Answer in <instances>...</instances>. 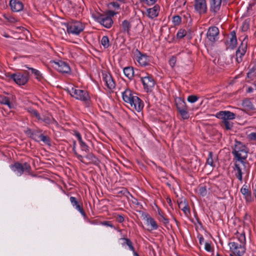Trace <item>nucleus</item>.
<instances>
[{
  "label": "nucleus",
  "mask_w": 256,
  "mask_h": 256,
  "mask_svg": "<svg viewBox=\"0 0 256 256\" xmlns=\"http://www.w3.org/2000/svg\"><path fill=\"white\" fill-rule=\"evenodd\" d=\"M66 90L76 100L88 102L90 100V96L87 91L80 90L72 85H70L66 87Z\"/></svg>",
  "instance_id": "nucleus-1"
},
{
  "label": "nucleus",
  "mask_w": 256,
  "mask_h": 256,
  "mask_svg": "<svg viewBox=\"0 0 256 256\" xmlns=\"http://www.w3.org/2000/svg\"><path fill=\"white\" fill-rule=\"evenodd\" d=\"M67 32L74 35H78L84 29V24L79 21H72L65 24Z\"/></svg>",
  "instance_id": "nucleus-2"
},
{
  "label": "nucleus",
  "mask_w": 256,
  "mask_h": 256,
  "mask_svg": "<svg viewBox=\"0 0 256 256\" xmlns=\"http://www.w3.org/2000/svg\"><path fill=\"white\" fill-rule=\"evenodd\" d=\"M232 153L237 160H241L242 162V160L246 159L248 156V150L245 146L239 142H236Z\"/></svg>",
  "instance_id": "nucleus-3"
},
{
  "label": "nucleus",
  "mask_w": 256,
  "mask_h": 256,
  "mask_svg": "<svg viewBox=\"0 0 256 256\" xmlns=\"http://www.w3.org/2000/svg\"><path fill=\"white\" fill-rule=\"evenodd\" d=\"M126 106L133 111L136 110L138 112H140L144 108V103L136 95L131 100L130 102L128 103Z\"/></svg>",
  "instance_id": "nucleus-4"
},
{
  "label": "nucleus",
  "mask_w": 256,
  "mask_h": 256,
  "mask_svg": "<svg viewBox=\"0 0 256 256\" xmlns=\"http://www.w3.org/2000/svg\"><path fill=\"white\" fill-rule=\"evenodd\" d=\"M121 90L122 99L126 104L130 102L131 100L134 98V96L137 94L127 86L124 87L123 88H121Z\"/></svg>",
  "instance_id": "nucleus-5"
},
{
  "label": "nucleus",
  "mask_w": 256,
  "mask_h": 256,
  "mask_svg": "<svg viewBox=\"0 0 256 256\" xmlns=\"http://www.w3.org/2000/svg\"><path fill=\"white\" fill-rule=\"evenodd\" d=\"M140 78L144 89L146 90L147 92L151 90L155 84V82L152 76L150 74H146V76H142Z\"/></svg>",
  "instance_id": "nucleus-6"
},
{
  "label": "nucleus",
  "mask_w": 256,
  "mask_h": 256,
  "mask_svg": "<svg viewBox=\"0 0 256 256\" xmlns=\"http://www.w3.org/2000/svg\"><path fill=\"white\" fill-rule=\"evenodd\" d=\"M228 245L230 251L238 256H242L245 252L244 245L236 242H230Z\"/></svg>",
  "instance_id": "nucleus-7"
},
{
  "label": "nucleus",
  "mask_w": 256,
  "mask_h": 256,
  "mask_svg": "<svg viewBox=\"0 0 256 256\" xmlns=\"http://www.w3.org/2000/svg\"><path fill=\"white\" fill-rule=\"evenodd\" d=\"M242 166L243 168L238 164H236L234 169L236 176L241 182L242 180V174H246L248 175V164L242 162Z\"/></svg>",
  "instance_id": "nucleus-8"
},
{
  "label": "nucleus",
  "mask_w": 256,
  "mask_h": 256,
  "mask_svg": "<svg viewBox=\"0 0 256 256\" xmlns=\"http://www.w3.org/2000/svg\"><path fill=\"white\" fill-rule=\"evenodd\" d=\"M51 63L52 67L60 72L68 73L70 72V67L63 61H53Z\"/></svg>",
  "instance_id": "nucleus-9"
},
{
  "label": "nucleus",
  "mask_w": 256,
  "mask_h": 256,
  "mask_svg": "<svg viewBox=\"0 0 256 256\" xmlns=\"http://www.w3.org/2000/svg\"><path fill=\"white\" fill-rule=\"evenodd\" d=\"M10 77L16 84L19 85H24L28 80V74L26 72L12 74Z\"/></svg>",
  "instance_id": "nucleus-10"
},
{
  "label": "nucleus",
  "mask_w": 256,
  "mask_h": 256,
  "mask_svg": "<svg viewBox=\"0 0 256 256\" xmlns=\"http://www.w3.org/2000/svg\"><path fill=\"white\" fill-rule=\"evenodd\" d=\"M246 48L247 42L244 40L236 52V60L238 63L242 61V57L246 54Z\"/></svg>",
  "instance_id": "nucleus-11"
},
{
  "label": "nucleus",
  "mask_w": 256,
  "mask_h": 256,
  "mask_svg": "<svg viewBox=\"0 0 256 256\" xmlns=\"http://www.w3.org/2000/svg\"><path fill=\"white\" fill-rule=\"evenodd\" d=\"M102 79L108 89L112 90L115 88L116 83L111 74L108 73H103Z\"/></svg>",
  "instance_id": "nucleus-12"
},
{
  "label": "nucleus",
  "mask_w": 256,
  "mask_h": 256,
  "mask_svg": "<svg viewBox=\"0 0 256 256\" xmlns=\"http://www.w3.org/2000/svg\"><path fill=\"white\" fill-rule=\"evenodd\" d=\"M134 56L136 61L142 66H146L149 64L150 60L146 54H142L137 50L134 54Z\"/></svg>",
  "instance_id": "nucleus-13"
},
{
  "label": "nucleus",
  "mask_w": 256,
  "mask_h": 256,
  "mask_svg": "<svg viewBox=\"0 0 256 256\" xmlns=\"http://www.w3.org/2000/svg\"><path fill=\"white\" fill-rule=\"evenodd\" d=\"M216 116L217 118L222 119V121L232 120L236 118L234 113L228 110L219 112L216 114Z\"/></svg>",
  "instance_id": "nucleus-14"
},
{
  "label": "nucleus",
  "mask_w": 256,
  "mask_h": 256,
  "mask_svg": "<svg viewBox=\"0 0 256 256\" xmlns=\"http://www.w3.org/2000/svg\"><path fill=\"white\" fill-rule=\"evenodd\" d=\"M194 8L200 14H205L207 10L206 0H194Z\"/></svg>",
  "instance_id": "nucleus-15"
},
{
  "label": "nucleus",
  "mask_w": 256,
  "mask_h": 256,
  "mask_svg": "<svg viewBox=\"0 0 256 256\" xmlns=\"http://www.w3.org/2000/svg\"><path fill=\"white\" fill-rule=\"evenodd\" d=\"M219 30L218 28L212 26L210 28L207 32V38L211 42H214L218 40Z\"/></svg>",
  "instance_id": "nucleus-16"
},
{
  "label": "nucleus",
  "mask_w": 256,
  "mask_h": 256,
  "mask_svg": "<svg viewBox=\"0 0 256 256\" xmlns=\"http://www.w3.org/2000/svg\"><path fill=\"white\" fill-rule=\"evenodd\" d=\"M98 22L106 28H110L113 24L111 16L108 15L100 16L98 18Z\"/></svg>",
  "instance_id": "nucleus-17"
},
{
  "label": "nucleus",
  "mask_w": 256,
  "mask_h": 256,
  "mask_svg": "<svg viewBox=\"0 0 256 256\" xmlns=\"http://www.w3.org/2000/svg\"><path fill=\"white\" fill-rule=\"evenodd\" d=\"M10 6L12 10L14 12H18L22 10L24 5L22 3L18 0H10Z\"/></svg>",
  "instance_id": "nucleus-18"
},
{
  "label": "nucleus",
  "mask_w": 256,
  "mask_h": 256,
  "mask_svg": "<svg viewBox=\"0 0 256 256\" xmlns=\"http://www.w3.org/2000/svg\"><path fill=\"white\" fill-rule=\"evenodd\" d=\"M14 98L13 96L8 98L3 96H0V104L8 106L10 108H14Z\"/></svg>",
  "instance_id": "nucleus-19"
},
{
  "label": "nucleus",
  "mask_w": 256,
  "mask_h": 256,
  "mask_svg": "<svg viewBox=\"0 0 256 256\" xmlns=\"http://www.w3.org/2000/svg\"><path fill=\"white\" fill-rule=\"evenodd\" d=\"M146 12L148 18H155L158 15L160 6L158 5H155L154 7L148 8Z\"/></svg>",
  "instance_id": "nucleus-20"
},
{
  "label": "nucleus",
  "mask_w": 256,
  "mask_h": 256,
  "mask_svg": "<svg viewBox=\"0 0 256 256\" xmlns=\"http://www.w3.org/2000/svg\"><path fill=\"white\" fill-rule=\"evenodd\" d=\"M240 192L244 196L247 202H250L252 200L251 192L248 186L244 184L240 189Z\"/></svg>",
  "instance_id": "nucleus-21"
},
{
  "label": "nucleus",
  "mask_w": 256,
  "mask_h": 256,
  "mask_svg": "<svg viewBox=\"0 0 256 256\" xmlns=\"http://www.w3.org/2000/svg\"><path fill=\"white\" fill-rule=\"evenodd\" d=\"M178 208L184 212V214L188 216L190 213V208L188 202L185 200H182L178 202Z\"/></svg>",
  "instance_id": "nucleus-22"
},
{
  "label": "nucleus",
  "mask_w": 256,
  "mask_h": 256,
  "mask_svg": "<svg viewBox=\"0 0 256 256\" xmlns=\"http://www.w3.org/2000/svg\"><path fill=\"white\" fill-rule=\"evenodd\" d=\"M229 39L230 40L228 42V46L232 48H235L238 42L234 31H232L230 32V38Z\"/></svg>",
  "instance_id": "nucleus-23"
},
{
  "label": "nucleus",
  "mask_w": 256,
  "mask_h": 256,
  "mask_svg": "<svg viewBox=\"0 0 256 256\" xmlns=\"http://www.w3.org/2000/svg\"><path fill=\"white\" fill-rule=\"evenodd\" d=\"M11 168L12 170L18 176H21L24 171V166L19 163L15 164L14 165L12 166Z\"/></svg>",
  "instance_id": "nucleus-24"
},
{
  "label": "nucleus",
  "mask_w": 256,
  "mask_h": 256,
  "mask_svg": "<svg viewBox=\"0 0 256 256\" xmlns=\"http://www.w3.org/2000/svg\"><path fill=\"white\" fill-rule=\"evenodd\" d=\"M146 224L148 226L149 230H152L158 228V225L155 220L150 217H148L146 220Z\"/></svg>",
  "instance_id": "nucleus-25"
},
{
  "label": "nucleus",
  "mask_w": 256,
  "mask_h": 256,
  "mask_svg": "<svg viewBox=\"0 0 256 256\" xmlns=\"http://www.w3.org/2000/svg\"><path fill=\"white\" fill-rule=\"evenodd\" d=\"M70 201L73 206L79 211L83 216H84V212L82 209L80 208V206L78 204L76 198L74 197L71 196L70 198Z\"/></svg>",
  "instance_id": "nucleus-26"
},
{
  "label": "nucleus",
  "mask_w": 256,
  "mask_h": 256,
  "mask_svg": "<svg viewBox=\"0 0 256 256\" xmlns=\"http://www.w3.org/2000/svg\"><path fill=\"white\" fill-rule=\"evenodd\" d=\"M124 75L129 79H132L134 76V71L132 67H126L124 69Z\"/></svg>",
  "instance_id": "nucleus-27"
},
{
  "label": "nucleus",
  "mask_w": 256,
  "mask_h": 256,
  "mask_svg": "<svg viewBox=\"0 0 256 256\" xmlns=\"http://www.w3.org/2000/svg\"><path fill=\"white\" fill-rule=\"evenodd\" d=\"M176 106L178 111L187 108L184 101L180 98L176 100Z\"/></svg>",
  "instance_id": "nucleus-28"
},
{
  "label": "nucleus",
  "mask_w": 256,
  "mask_h": 256,
  "mask_svg": "<svg viewBox=\"0 0 256 256\" xmlns=\"http://www.w3.org/2000/svg\"><path fill=\"white\" fill-rule=\"evenodd\" d=\"M216 156L213 158L212 152H210L208 154V156L207 159L206 163L211 166L214 167L216 166L214 162L216 161Z\"/></svg>",
  "instance_id": "nucleus-29"
},
{
  "label": "nucleus",
  "mask_w": 256,
  "mask_h": 256,
  "mask_svg": "<svg viewBox=\"0 0 256 256\" xmlns=\"http://www.w3.org/2000/svg\"><path fill=\"white\" fill-rule=\"evenodd\" d=\"M122 26L124 32L130 35V23L127 20H124L122 22Z\"/></svg>",
  "instance_id": "nucleus-30"
},
{
  "label": "nucleus",
  "mask_w": 256,
  "mask_h": 256,
  "mask_svg": "<svg viewBox=\"0 0 256 256\" xmlns=\"http://www.w3.org/2000/svg\"><path fill=\"white\" fill-rule=\"evenodd\" d=\"M242 106L248 110H253L254 109L253 104L248 100H244L242 103Z\"/></svg>",
  "instance_id": "nucleus-31"
},
{
  "label": "nucleus",
  "mask_w": 256,
  "mask_h": 256,
  "mask_svg": "<svg viewBox=\"0 0 256 256\" xmlns=\"http://www.w3.org/2000/svg\"><path fill=\"white\" fill-rule=\"evenodd\" d=\"M63 4L66 7L68 11L74 8V4L70 0H64Z\"/></svg>",
  "instance_id": "nucleus-32"
},
{
  "label": "nucleus",
  "mask_w": 256,
  "mask_h": 256,
  "mask_svg": "<svg viewBox=\"0 0 256 256\" xmlns=\"http://www.w3.org/2000/svg\"><path fill=\"white\" fill-rule=\"evenodd\" d=\"M39 120H42V122H44L46 124H50L52 123L54 120L51 116H42L41 117L40 116V119H38Z\"/></svg>",
  "instance_id": "nucleus-33"
},
{
  "label": "nucleus",
  "mask_w": 256,
  "mask_h": 256,
  "mask_svg": "<svg viewBox=\"0 0 256 256\" xmlns=\"http://www.w3.org/2000/svg\"><path fill=\"white\" fill-rule=\"evenodd\" d=\"M101 44L104 48H108L110 46V42L108 37L104 36L101 40Z\"/></svg>",
  "instance_id": "nucleus-34"
},
{
  "label": "nucleus",
  "mask_w": 256,
  "mask_h": 256,
  "mask_svg": "<svg viewBox=\"0 0 256 256\" xmlns=\"http://www.w3.org/2000/svg\"><path fill=\"white\" fill-rule=\"evenodd\" d=\"M250 22V20L249 18H247L244 21L242 26V31L246 32L249 28Z\"/></svg>",
  "instance_id": "nucleus-35"
},
{
  "label": "nucleus",
  "mask_w": 256,
  "mask_h": 256,
  "mask_svg": "<svg viewBox=\"0 0 256 256\" xmlns=\"http://www.w3.org/2000/svg\"><path fill=\"white\" fill-rule=\"evenodd\" d=\"M178 112L183 119H188L189 118L190 116L187 110V108L181 110Z\"/></svg>",
  "instance_id": "nucleus-36"
},
{
  "label": "nucleus",
  "mask_w": 256,
  "mask_h": 256,
  "mask_svg": "<svg viewBox=\"0 0 256 256\" xmlns=\"http://www.w3.org/2000/svg\"><path fill=\"white\" fill-rule=\"evenodd\" d=\"M198 97L195 95H190L188 97L187 100L189 102L194 103L198 100Z\"/></svg>",
  "instance_id": "nucleus-37"
},
{
  "label": "nucleus",
  "mask_w": 256,
  "mask_h": 256,
  "mask_svg": "<svg viewBox=\"0 0 256 256\" xmlns=\"http://www.w3.org/2000/svg\"><path fill=\"white\" fill-rule=\"evenodd\" d=\"M140 2L148 6H152L154 4L157 0H140Z\"/></svg>",
  "instance_id": "nucleus-38"
},
{
  "label": "nucleus",
  "mask_w": 256,
  "mask_h": 256,
  "mask_svg": "<svg viewBox=\"0 0 256 256\" xmlns=\"http://www.w3.org/2000/svg\"><path fill=\"white\" fill-rule=\"evenodd\" d=\"M222 122L224 128L226 130H230L233 126L232 122H230V120L222 121Z\"/></svg>",
  "instance_id": "nucleus-39"
},
{
  "label": "nucleus",
  "mask_w": 256,
  "mask_h": 256,
  "mask_svg": "<svg viewBox=\"0 0 256 256\" xmlns=\"http://www.w3.org/2000/svg\"><path fill=\"white\" fill-rule=\"evenodd\" d=\"M39 138L40 140L43 142L44 144H50V140L48 136L41 134L39 136Z\"/></svg>",
  "instance_id": "nucleus-40"
},
{
  "label": "nucleus",
  "mask_w": 256,
  "mask_h": 256,
  "mask_svg": "<svg viewBox=\"0 0 256 256\" xmlns=\"http://www.w3.org/2000/svg\"><path fill=\"white\" fill-rule=\"evenodd\" d=\"M186 32L184 30L180 29L177 33V37L179 38H182L186 35Z\"/></svg>",
  "instance_id": "nucleus-41"
},
{
  "label": "nucleus",
  "mask_w": 256,
  "mask_h": 256,
  "mask_svg": "<svg viewBox=\"0 0 256 256\" xmlns=\"http://www.w3.org/2000/svg\"><path fill=\"white\" fill-rule=\"evenodd\" d=\"M238 240L240 242V244L244 245L245 244L246 242V238L245 235L244 234H241L239 235L238 237Z\"/></svg>",
  "instance_id": "nucleus-42"
},
{
  "label": "nucleus",
  "mask_w": 256,
  "mask_h": 256,
  "mask_svg": "<svg viewBox=\"0 0 256 256\" xmlns=\"http://www.w3.org/2000/svg\"><path fill=\"white\" fill-rule=\"evenodd\" d=\"M172 22L174 25H178L181 22V18L178 16H174Z\"/></svg>",
  "instance_id": "nucleus-43"
},
{
  "label": "nucleus",
  "mask_w": 256,
  "mask_h": 256,
  "mask_svg": "<svg viewBox=\"0 0 256 256\" xmlns=\"http://www.w3.org/2000/svg\"><path fill=\"white\" fill-rule=\"evenodd\" d=\"M124 240L125 241L126 244L128 246L130 250L134 252H135L134 250V248L132 245V242L128 239L127 238H124Z\"/></svg>",
  "instance_id": "nucleus-44"
},
{
  "label": "nucleus",
  "mask_w": 256,
  "mask_h": 256,
  "mask_svg": "<svg viewBox=\"0 0 256 256\" xmlns=\"http://www.w3.org/2000/svg\"><path fill=\"white\" fill-rule=\"evenodd\" d=\"M82 150L86 152L88 150V147L85 142L82 141L79 142Z\"/></svg>",
  "instance_id": "nucleus-45"
},
{
  "label": "nucleus",
  "mask_w": 256,
  "mask_h": 256,
  "mask_svg": "<svg viewBox=\"0 0 256 256\" xmlns=\"http://www.w3.org/2000/svg\"><path fill=\"white\" fill-rule=\"evenodd\" d=\"M30 70H32V73L35 75L37 79H39L41 78L40 73L38 70L32 68H30Z\"/></svg>",
  "instance_id": "nucleus-46"
},
{
  "label": "nucleus",
  "mask_w": 256,
  "mask_h": 256,
  "mask_svg": "<svg viewBox=\"0 0 256 256\" xmlns=\"http://www.w3.org/2000/svg\"><path fill=\"white\" fill-rule=\"evenodd\" d=\"M198 194L202 196H204L206 194V190L205 187L201 186L198 189Z\"/></svg>",
  "instance_id": "nucleus-47"
},
{
  "label": "nucleus",
  "mask_w": 256,
  "mask_h": 256,
  "mask_svg": "<svg viewBox=\"0 0 256 256\" xmlns=\"http://www.w3.org/2000/svg\"><path fill=\"white\" fill-rule=\"evenodd\" d=\"M30 112L31 114L36 118L38 120L40 119V116L38 112L34 109H31L30 110Z\"/></svg>",
  "instance_id": "nucleus-48"
},
{
  "label": "nucleus",
  "mask_w": 256,
  "mask_h": 256,
  "mask_svg": "<svg viewBox=\"0 0 256 256\" xmlns=\"http://www.w3.org/2000/svg\"><path fill=\"white\" fill-rule=\"evenodd\" d=\"M4 18L10 22L14 23L16 22V19L12 16H4Z\"/></svg>",
  "instance_id": "nucleus-49"
},
{
  "label": "nucleus",
  "mask_w": 256,
  "mask_h": 256,
  "mask_svg": "<svg viewBox=\"0 0 256 256\" xmlns=\"http://www.w3.org/2000/svg\"><path fill=\"white\" fill-rule=\"evenodd\" d=\"M176 62V58L174 56H172L170 60L169 64L172 67H174L175 66Z\"/></svg>",
  "instance_id": "nucleus-50"
},
{
  "label": "nucleus",
  "mask_w": 256,
  "mask_h": 256,
  "mask_svg": "<svg viewBox=\"0 0 256 256\" xmlns=\"http://www.w3.org/2000/svg\"><path fill=\"white\" fill-rule=\"evenodd\" d=\"M248 138L252 140H256V132H252L248 135Z\"/></svg>",
  "instance_id": "nucleus-51"
},
{
  "label": "nucleus",
  "mask_w": 256,
  "mask_h": 256,
  "mask_svg": "<svg viewBox=\"0 0 256 256\" xmlns=\"http://www.w3.org/2000/svg\"><path fill=\"white\" fill-rule=\"evenodd\" d=\"M116 221L118 222H122L124 220V218L122 216H118L116 218Z\"/></svg>",
  "instance_id": "nucleus-52"
},
{
  "label": "nucleus",
  "mask_w": 256,
  "mask_h": 256,
  "mask_svg": "<svg viewBox=\"0 0 256 256\" xmlns=\"http://www.w3.org/2000/svg\"><path fill=\"white\" fill-rule=\"evenodd\" d=\"M205 246V249L208 252H210L211 250V246L210 244H209L208 242H206L204 244Z\"/></svg>",
  "instance_id": "nucleus-53"
},
{
  "label": "nucleus",
  "mask_w": 256,
  "mask_h": 256,
  "mask_svg": "<svg viewBox=\"0 0 256 256\" xmlns=\"http://www.w3.org/2000/svg\"><path fill=\"white\" fill-rule=\"evenodd\" d=\"M75 147L74 146V148H73V150L74 152V153L76 155V156L80 160L81 162H83V158H82V156L80 155V154H78L76 152H75Z\"/></svg>",
  "instance_id": "nucleus-54"
},
{
  "label": "nucleus",
  "mask_w": 256,
  "mask_h": 256,
  "mask_svg": "<svg viewBox=\"0 0 256 256\" xmlns=\"http://www.w3.org/2000/svg\"><path fill=\"white\" fill-rule=\"evenodd\" d=\"M76 136L78 138L79 142L82 141V138L81 136L80 133H78V132L76 133Z\"/></svg>",
  "instance_id": "nucleus-55"
},
{
  "label": "nucleus",
  "mask_w": 256,
  "mask_h": 256,
  "mask_svg": "<svg viewBox=\"0 0 256 256\" xmlns=\"http://www.w3.org/2000/svg\"><path fill=\"white\" fill-rule=\"evenodd\" d=\"M24 167V170H28L30 168V166L26 163H25L24 165H22Z\"/></svg>",
  "instance_id": "nucleus-56"
},
{
  "label": "nucleus",
  "mask_w": 256,
  "mask_h": 256,
  "mask_svg": "<svg viewBox=\"0 0 256 256\" xmlns=\"http://www.w3.org/2000/svg\"><path fill=\"white\" fill-rule=\"evenodd\" d=\"M111 4L112 5V6L114 7H115V8H118L119 7V5L117 3L112 2V3H111Z\"/></svg>",
  "instance_id": "nucleus-57"
},
{
  "label": "nucleus",
  "mask_w": 256,
  "mask_h": 256,
  "mask_svg": "<svg viewBox=\"0 0 256 256\" xmlns=\"http://www.w3.org/2000/svg\"><path fill=\"white\" fill-rule=\"evenodd\" d=\"M199 240H200V244H202V242H204V238L202 236H200L199 238Z\"/></svg>",
  "instance_id": "nucleus-58"
},
{
  "label": "nucleus",
  "mask_w": 256,
  "mask_h": 256,
  "mask_svg": "<svg viewBox=\"0 0 256 256\" xmlns=\"http://www.w3.org/2000/svg\"><path fill=\"white\" fill-rule=\"evenodd\" d=\"M134 256H139L138 254L136 252H134Z\"/></svg>",
  "instance_id": "nucleus-59"
},
{
  "label": "nucleus",
  "mask_w": 256,
  "mask_h": 256,
  "mask_svg": "<svg viewBox=\"0 0 256 256\" xmlns=\"http://www.w3.org/2000/svg\"><path fill=\"white\" fill-rule=\"evenodd\" d=\"M40 1L42 3V2H44V0H40Z\"/></svg>",
  "instance_id": "nucleus-60"
},
{
  "label": "nucleus",
  "mask_w": 256,
  "mask_h": 256,
  "mask_svg": "<svg viewBox=\"0 0 256 256\" xmlns=\"http://www.w3.org/2000/svg\"><path fill=\"white\" fill-rule=\"evenodd\" d=\"M255 85H256V84Z\"/></svg>",
  "instance_id": "nucleus-61"
}]
</instances>
